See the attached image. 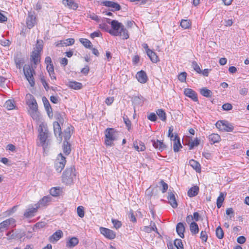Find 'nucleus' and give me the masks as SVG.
I'll list each match as a JSON object with an SVG mask.
<instances>
[{"label":"nucleus","mask_w":249,"mask_h":249,"mask_svg":"<svg viewBox=\"0 0 249 249\" xmlns=\"http://www.w3.org/2000/svg\"><path fill=\"white\" fill-rule=\"evenodd\" d=\"M220 139V136L217 134L213 133L209 136V140L213 143L219 142Z\"/></svg>","instance_id":"obj_31"},{"label":"nucleus","mask_w":249,"mask_h":249,"mask_svg":"<svg viewBox=\"0 0 249 249\" xmlns=\"http://www.w3.org/2000/svg\"><path fill=\"white\" fill-rule=\"evenodd\" d=\"M17 68L20 69L24 63L23 60L21 59L16 58L15 60Z\"/></svg>","instance_id":"obj_50"},{"label":"nucleus","mask_w":249,"mask_h":249,"mask_svg":"<svg viewBox=\"0 0 249 249\" xmlns=\"http://www.w3.org/2000/svg\"><path fill=\"white\" fill-rule=\"evenodd\" d=\"M26 25L29 29L32 28L36 23V17L35 13L29 12L26 18Z\"/></svg>","instance_id":"obj_10"},{"label":"nucleus","mask_w":249,"mask_h":249,"mask_svg":"<svg viewBox=\"0 0 249 249\" xmlns=\"http://www.w3.org/2000/svg\"><path fill=\"white\" fill-rule=\"evenodd\" d=\"M38 139L39 141V145L46 148L48 145L47 140L49 137V131L47 124L44 122H41L38 128Z\"/></svg>","instance_id":"obj_2"},{"label":"nucleus","mask_w":249,"mask_h":249,"mask_svg":"<svg viewBox=\"0 0 249 249\" xmlns=\"http://www.w3.org/2000/svg\"><path fill=\"white\" fill-rule=\"evenodd\" d=\"M111 221L114 227L116 229H118L122 226V223H121V221H120L118 220L112 219Z\"/></svg>","instance_id":"obj_49"},{"label":"nucleus","mask_w":249,"mask_h":249,"mask_svg":"<svg viewBox=\"0 0 249 249\" xmlns=\"http://www.w3.org/2000/svg\"><path fill=\"white\" fill-rule=\"evenodd\" d=\"M160 183L161 185L162 186V188L161 189V191L163 193H164L167 190L168 188V185L166 183L164 182L163 180H161L160 182Z\"/></svg>","instance_id":"obj_54"},{"label":"nucleus","mask_w":249,"mask_h":249,"mask_svg":"<svg viewBox=\"0 0 249 249\" xmlns=\"http://www.w3.org/2000/svg\"><path fill=\"white\" fill-rule=\"evenodd\" d=\"M51 199L52 197L50 196H45L36 204L38 208L45 206L48 204V203L51 201Z\"/></svg>","instance_id":"obj_20"},{"label":"nucleus","mask_w":249,"mask_h":249,"mask_svg":"<svg viewBox=\"0 0 249 249\" xmlns=\"http://www.w3.org/2000/svg\"><path fill=\"white\" fill-rule=\"evenodd\" d=\"M31 56V60L34 63L35 65H36L40 61V53L33 51L32 53Z\"/></svg>","instance_id":"obj_24"},{"label":"nucleus","mask_w":249,"mask_h":249,"mask_svg":"<svg viewBox=\"0 0 249 249\" xmlns=\"http://www.w3.org/2000/svg\"><path fill=\"white\" fill-rule=\"evenodd\" d=\"M189 164L197 172H200V165L198 162L194 160H191L189 161Z\"/></svg>","instance_id":"obj_30"},{"label":"nucleus","mask_w":249,"mask_h":249,"mask_svg":"<svg viewBox=\"0 0 249 249\" xmlns=\"http://www.w3.org/2000/svg\"><path fill=\"white\" fill-rule=\"evenodd\" d=\"M136 78L138 81L142 84L145 83L148 79L146 73L143 71H141L137 73Z\"/></svg>","instance_id":"obj_17"},{"label":"nucleus","mask_w":249,"mask_h":249,"mask_svg":"<svg viewBox=\"0 0 249 249\" xmlns=\"http://www.w3.org/2000/svg\"><path fill=\"white\" fill-rule=\"evenodd\" d=\"M215 232H216V236L218 239H221L223 238L224 232L220 226H218L216 229Z\"/></svg>","instance_id":"obj_38"},{"label":"nucleus","mask_w":249,"mask_h":249,"mask_svg":"<svg viewBox=\"0 0 249 249\" xmlns=\"http://www.w3.org/2000/svg\"><path fill=\"white\" fill-rule=\"evenodd\" d=\"M65 157L61 153H60L55 161L54 166L58 172H61L64 169L66 164Z\"/></svg>","instance_id":"obj_7"},{"label":"nucleus","mask_w":249,"mask_h":249,"mask_svg":"<svg viewBox=\"0 0 249 249\" xmlns=\"http://www.w3.org/2000/svg\"><path fill=\"white\" fill-rule=\"evenodd\" d=\"M225 196L223 193H220L219 196L217 197L216 200V204L218 208H220L224 200Z\"/></svg>","instance_id":"obj_34"},{"label":"nucleus","mask_w":249,"mask_h":249,"mask_svg":"<svg viewBox=\"0 0 249 249\" xmlns=\"http://www.w3.org/2000/svg\"><path fill=\"white\" fill-rule=\"evenodd\" d=\"M24 235V233L23 232L22 233L19 234L17 233V232H14L13 231L8 232L6 233V236H8L9 239H15L16 238H21L22 236Z\"/></svg>","instance_id":"obj_25"},{"label":"nucleus","mask_w":249,"mask_h":249,"mask_svg":"<svg viewBox=\"0 0 249 249\" xmlns=\"http://www.w3.org/2000/svg\"><path fill=\"white\" fill-rule=\"evenodd\" d=\"M6 149L11 151H15L16 147L15 145L12 144H9L7 145Z\"/></svg>","instance_id":"obj_64"},{"label":"nucleus","mask_w":249,"mask_h":249,"mask_svg":"<svg viewBox=\"0 0 249 249\" xmlns=\"http://www.w3.org/2000/svg\"><path fill=\"white\" fill-rule=\"evenodd\" d=\"M60 193V190L55 187H53L50 190V194L53 196H56L59 195Z\"/></svg>","instance_id":"obj_47"},{"label":"nucleus","mask_w":249,"mask_h":249,"mask_svg":"<svg viewBox=\"0 0 249 249\" xmlns=\"http://www.w3.org/2000/svg\"><path fill=\"white\" fill-rule=\"evenodd\" d=\"M174 245L177 249H184L181 240L176 239L174 241Z\"/></svg>","instance_id":"obj_45"},{"label":"nucleus","mask_w":249,"mask_h":249,"mask_svg":"<svg viewBox=\"0 0 249 249\" xmlns=\"http://www.w3.org/2000/svg\"><path fill=\"white\" fill-rule=\"evenodd\" d=\"M190 230L192 234H196L199 232L198 225L195 222H192L190 224Z\"/></svg>","instance_id":"obj_27"},{"label":"nucleus","mask_w":249,"mask_h":249,"mask_svg":"<svg viewBox=\"0 0 249 249\" xmlns=\"http://www.w3.org/2000/svg\"><path fill=\"white\" fill-rule=\"evenodd\" d=\"M30 108V113L34 120H39V113L37 111L38 107L36 99L32 96L30 103L28 104Z\"/></svg>","instance_id":"obj_4"},{"label":"nucleus","mask_w":249,"mask_h":249,"mask_svg":"<svg viewBox=\"0 0 249 249\" xmlns=\"http://www.w3.org/2000/svg\"><path fill=\"white\" fill-rule=\"evenodd\" d=\"M176 231L178 235L182 238H184V232L185 231V227L184 224L181 223H178L176 226Z\"/></svg>","instance_id":"obj_21"},{"label":"nucleus","mask_w":249,"mask_h":249,"mask_svg":"<svg viewBox=\"0 0 249 249\" xmlns=\"http://www.w3.org/2000/svg\"><path fill=\"white\" fill-rule=\"evenodd\" d=\"M246 238L243 236H240L237 239V241L239 244H244L246 242Z\"/></svg>","instance_id":"obj_59"},{"label":"nucleus","mask_w":249,"mask_h":249,"mask_svg":"<svg viewBox=\"0 0 249 249\" xmlns=\"http://www.w3.org/2000/svg\"><path fill=\"white\" fill-rule=\"evenodd\" d=\"M152 144L155 148L158 149L160 151H162L165 147V145L163 144V143L158 140L156 141H153L152 142Z\"/></svg>","instance_id":"obj_28"},{"label":"nucleus","mask_w":249,"mask_h":249,"mask_svg":"<svg viewBox=\"0 0 249 249\" xmlns=\"http://www.w3.org/2000/svg\"><path fill=\"white\" fill-rule=\"evenodd\" d=\"M114 101V98L112 97H109L106 99V103L107 105H110Z\"/></svg>","instance_id":"obj_63"},{"label":"nucleus","mask_w":249,"mask_h":249,"mask_svg":"<svg viewBox=\"0 0 249 249\" xmlns=\"http://www.w3.org/2000/svg\"><path fill=\"white\" fill-rule=\"evenodd\" d=\"M180 26L184 29H189L191 26V22L190 20L182 19L180 22Z\"/></svg>","instance_id":"obj_33"},{"label":"nucleus","mask_w":249,"mask_h":249,"mask_svg":"<svg viewBox=\"0 0 249 249\" xmlns=\"http://www.w3.org/2000/svg\"><path fill=\"white\" fill-rule=\"evenodd\" d=\"M62 236V231L61 230H58L49 237V241L53 243H54L58 241Z\"/></svg>","instance_id":"obj_16"},{"label":"nucleus","mask_w":249,"mask_h":249,"mask_svg":"<svg viewBox=\"0 0 249 249\" xmlns=\"http://www.w3.org/2000/svg\"><path fill=\"white\" fill-rule=\"evenodd\" d=\"M16 226V220L10 218L0 223V233L7 231L10 227Z\"/></svg>","instance_id":"obj_6"},{"label":"nucleus","mask_w":249,"mask_h":249,"mask_svg":"<svg viewBox=\"0 0 249 249\" xmlns=\"http://www.w3.org/2000/svg\"><path fill=\"white\" fill-rule=\"evenodd\" d=\"M156 113L162 121H165L166 120V113L163 109H158Z\"/></svg>","instance_id":"obj_35"},{"label":"nucleus","mask_w":249,"mask_h":249,"mask_svg":"<svg viewBox=\"0 0 249 249\" xmlns=\"http://www.w3.org/2000/svg\"><path fill=\"white\" fill-rule=\"evenodd\" d=\"M42 48H43L42 44L41 43H39V41L37 40L36 47L34 51H35L38 53H40L42 50Z\"/></svg>","instance_id":"obj_52"},{"label":"nucleus","mask_w":249,"mask_h":249,"mask_svg":"<svg viewBox=\"0 0 249 249\" xmlns=\"http://www.w3.org/2000/svg\"><path fill=\"white\" fill-rule=\"evenodd\" d=\"M187 73L186 72H182L178 75V79L181 82H186Z\"/></svg>","instance_id":"obj_46"},{"label":"nucleus","mask_w":249,"mask_h":249,"mask_svg":"<svg viewBox=\"0 0 249 249\" xmlns=\"http://www.w3.org/2000/svg\"><path fill=\"white\" fill-rule=\"evenodd\" d=\"M192 67L197 73H201L202 71L196 62L194 61L192 62Z\"/></svg>","instance_id":"obj_42"},{"label":"nucleus","mask_w":249,"mask_h":249,"mask_svg":"<svg viewBox=\"0 0 249 249\" xmlns=\"http://www.w3.org/2000/svg\"><path fill=\"white\" fill-rule=\"evenodd\" d=\"M99 231L107 239L112 240L116 237L115 232L109 229L101 227L99 228Z\"/></svg>","instance_id":"obj_9"},{"label":"nucleus","mask_w":249,"mask_h":249,"mask_svg":"<svg viewBox=\"0 0 249 249\" xmlns=\"http://www.w3.org/2000/svg\"><path fill=\"white\" fill-rule=\"evenodd\" d=\"M232 105L229 103H226L222 106V108L224 110H230L232 109Z\"/></svg>","instance_id":"obj_57"},{"label":"nucleus","mask_w":249,"mask_h":249,"mask_svg":"<svg viewBox=\"0 0 249 249\" xmlns=\"http://www.w3.org/2000/svg\"><path fill=\"white\" fill-rule=\"evenodd\" d=\"M79 41L87 48L90 49L92 46L91 42L88 39L80 38Z\"/></svg>","instance_id":"obj_32"},{"label":"nucleus","mask_w":249,"mask_h":249,"mask_svg":"<svg viewBox=\"0 0 249 249\" xmlns=\"http://www.w3.org/2000/svg\"><path fill=\"white\" fill-rule=\"evenodd\" d=\"M168 199L169 204L173 208H176L178 207V203L176 201L175 195L173 193H168Z\"/></svg>","instance_id":"obj_22"},{"label":"nucleus","mask_w":249,"mask_h":249,"mask_svg":"<svg viewBox=\"0 0 249 249\" xmlns=\"http://www.w3.org/2000/svg\"><path fill=\"white\" fill-rule=\"evenodd\" d=\"M62 3L70 9L76 10L78 8V4L73 0H63Z\"/></svg>","instance_id":"obj_18"},{"label":"nucleus","mask_w":249,"mask_h":249,"mask_svg":"<svg viewBox=\"0 0 249 249\" xmlns=\"http://www.w3.org/2000/svg\"><path fill=\"white\" fill-rule=\"evenodd\" d=\"M216 127L221 131L231 132L233 129V126L225 121H218L216 123Z\"/></svg>","instance_id":"obj_8"},{"label":"nucleus","mask_w":249,"mask_h":249,"mask_svg":"<svg viewBox=\"0 0 249 249\" xmlns=\"http://www.w3.org/2000/svg\"><path fill=\"white\" fill-rule=\"evenodd\" d=\"M71 137V128L70 127H68L65 130L64 133V139H65L66 142H67V141L70 139Z\"/></svg>","instance_id":"obj_43"},{"label":"nucleus","mask_w":249,"mask_h":249,"mask_svg":"<svg viewBox=\"0 0 249 249\" xmlns=\"http://www.w3.org/2000/svg\"><path fill=\"white\" fill-rule=\"evenodd\" d=\"M107 23L111 25L109 34L113 36H119L123 39H127L129 36L124 26L118 20L107 19Z\"/></svg>","instance_id":"obj_1"},{"label":"nucleus","mask_w":249,"mask_h":249,"mask_svg":"<svg viewBox=\"0 0 249 249\" xmlns=\"http://www.w3.org/2000/svg\"><path fill=\"white\" fill-rule=\"evenodd\" d=\"M17 206H14L13 208L8 210L6 213H7V215H10L14 213L17 210Z\"/></svg>","instance_id":"obj_62"},{"label":"nucleus","mask_w":249,"mask_h":249,"mask_svg":"<svg viewBox=\"0 0 249 249\" xmlns=\"http://www.w3.org/2000/svg\"><path fill=\"white\" fill-rule=\"evenodd\" d=\"M5 106L8 110H12L15 108L14 101L11 100L7 101L5 104Z\"/></svg>","instance_id":"obj_41"},{"label":"nucleus","mask_w":249,"mask_h":249,"mask_svg":"<svg viewBox=\"0 0 249 249\" xmlns=\"http://www.w3.org/2000/svg\"><path fill=\"white\" fill-rule=\"evenodd\" d=\"M199 188L197 186L191 187L188 191V195L190 197H193L198 194Z\"/></svg>","instance_id":"obj_29"},{"label":"nucleus","mask_w":249,"mask_h":249,"mask_svg":"<svg viewBox=\"0 0 249 249\" xmlns=\"http://www.w3.org/2000/svg\"><path fill=\"white\" fill-rule=\"evenodd\" d=\"M199 140L197 138H196L193 141L189 143V149L191 150L193 149L195 146H197L199 144Z\"/></svg>","instance_id":"obj_44"},{"label":"nucleus","mask_w":249,"mask_h":249,"mask_svg":"<svg viewBox=\"0 0 249 249\" xmlns=\"http://www.w3.org/2000/svg\"><path fill=\"white\" fill-rule=\"evenodd\" d=\"M63 152L66 155H69L71 152L70 145L68 142H64Z\"/></svg>","instance_id":"obj_40"},{"label":"nucleus","mask_w":249,"mask_h":249,"mask_svg":"<svg viewBox=\"0 0 249 249\" xmlns=\"http://www.w3.org/2000/svg\"><path fill=\"white\" fill-rule=\"evenodd\" d=\"M182 145L180 142L179 138L173 142V149L175 152H178Z\"/></svg>","instance_id":"obj_37"},{"label":"nucleus","mask_w":249,"mask_h":249,"mask_svg":"<svg viewBox=\"0 0 249 249\" xmlns=\"http://www.w3.org/2000/svg\"><path fill=\"white\" fill-rule=\"evenodd\" d=\"M248 92V89L247 88H243L239 90V93L242 95H246Z\"/></svg>","instance_id":"obj_61"},{"label":"nucleus","mask_w":249,"mask_h":249,"mask_svg":"<svg viewBox=\"0 0 249 249\" xmlns=\"http://www.w3.org/2000/svg\"><path fill=\"white\" fill-rule=\"evenodd\" d=\"M101 4L111 8V11L114 12L119 11L121 9V6L117 2L110 0H103L101 2Z\"/></svg>","instance_id":"obj_11"},{"label":"nucleus","mask_w":249,"mask_h":249,"mask_svg":"<svg viewBox=\"0 0 249 249\" xmlns=\"http://www.w3.org/2000/svg\"><path fill=\"white\" fill-rule=\"evenodd\" d=\"M23 71L26 79L29 82L31 86L35 85L34 74L35 73L34 70L29 65H25L23 68Z\"/></svg>","instance_id":"obj_5"},{"label":"nucleus","mask_w":249,"mask_h":249,"mask_svg":"<svg viewBox=\"0 0 249 249\" xmlns=\"http://www.w3.org/2000/svg\"><path fill=\"white\" fill-rule=\"evenodd\" d=\"M77 213L79 217H83L85 214L84 207L81 206H78L77 209Z\"/></svg>","instance_id":"obj_48"},{"label":"nucleus","mask_w":249,"mask_h":249,"mask_svg":"<svg viewBox=\"0 0 249 249\" xmlns=\"http://www.w3.org/2000/svg\"><path fill=\"white\" fill-rule=\"evenodd\" d=\"M67 85L71 89L75 90H78L82 88V84L81 83L74 81L68 82Z\"/></svg>","instance_id":"obj_23"},{"label":"nucleus","mask_w":249,"mask_h":249,"mask_svg":"<svg viewBox=\"0 0 249 249\" xmlns=\"http://www.w3.org/2000/svg\"><path fill=\"white\" fill-rule=\"evenodd\" d=\"M200 93L203 96L210 97L212 96V92L210 90L204 88L200 89Z\"/></svg>","instance_id":"obj_36"},{"label":"nucleus","mask_w":249,"mask_h":249,"mask_svg":"<svg viewBox=\"0 0 249 249\" xmlns=\"http://www.w3.org/2000/svg\"><path fill=\"white\" fill-rule=\"evenodd\" d=\"M200 238L202 242H206L208 238L207 232L205 231H201Z\"/></svg>","instance_id":"obj_53"},{"label":"nucleus","mask_w":249,"mask_h":249,"mask_svg":"<svg viewBox=\"0 0 249 249\" xmlns=\"http://www.w3.org/2000/svg\"><path fill=\"white\" fill-rule=\"evenodd\" d=\"M74 39L73 38H68L64 40L58 41L55 43L56 47H64L72 45L74 43Z\"/></svg>","instance_id":"obj_13"},{"label":"nucleus","mask_w":249,"mask_h":249,"mask_svg":"<svg viewBox=\"0 0 249 249\" xmlns=\"http://www.w3.org/2000/svg\"><path fill=\"white\" fill-rule=\"evenodd\" d=\"M134 146L135 149L138 151H143L145 149L144 144L142 142H139V145L136 144V142H134Z\"/></svg>","instance_id":"obj_39"},{"label":"nucleus","mask_w":249,"mask_h":249,"mask_svg":"<svg viewBox=\"0 0 249 249\" xmlns=\"http://www.w3.org/2000/svg\"><path fill=\"white\" fill-rule=\"evenodd\" d=\"M42 102L45 108L51 107L49 101L45 97L42 98Z\"/></svg>","instance_id":"obj_56"},{"label":"nucleus","mask_w":249,"mask_h":249,"mask_svg":"<svg viewBox=\"0 0 249 249\" xmlns=\"http://www.w3.org/2000/svg\"><path fill=\"white\" fill-rule=\"evenodd\" d=\"M46 69L49 73H53V72L54 71V69L53 64L47 65Z\"/></svg>","instance_id":"obj_60"},{"label":"nucleus","mask_w":249,"mask_h":249,"mask_svg":"<svg viewBox=\"0 0 249 249\" xmlns=\"http://www.w3.org/2000/svg\"><path fill=\"white\" fill-rule=\"evenodd\" d=\"M79 243L77 238L73 237L70 238L67 242L66 246L69 248H73L76 246Z\"/></svg>","instance_id":"obj_26"},{"label":"nucleus","mask_w":249,"mask_h":249,"mask_svg":"<svg viewBox=\"0 0 249 249\" xmlns=\"http://www.w3.org/2000/svg\"><path fill=\"white\" fill-rule=\"evenodd\" d=\"M38 207L36 204H35L34 206L29 207L25 212L24 213V216L26 217H31L35 215V214L37 212V210Z\"/></svg>","instance_id":"obj_14"},{"label":"nucleus","mask_w":249,"mask_h":249,"mask_svg":"<svg viewBox=\"0 0 249 249\" xmlns=\"http://www.w3.org/2000/svg\"><path fill=\"white\" fill-rule=\"evenodd\" d=\"M153 228H151V227L149 226H144L142 228V230L147 233H150L153 231Z\"/></svg>","instance_id":"obj_58"},{"label":"nucleus","mask_w":249,"mask_h":249,"mask_svg":"<svg viewBox=\"0 0 249 249\" xmlns=\"http://www.w3.org/2000/svg\"><path fill=\"white\" fill-rule=\"evenodd\" d=\"M184 94L195 102L198 101L196 93L191 89L186 88L184 89Z\"/></svg>","instance_id":"obj_12"},{"label":"nucleus","mask_w":249,"mask_h":249,"mask_svg":"<svg viewBox=\"0 0 249 249\" xmlns=\"http://www.w3.org/2000/svg\"><path fill=\"white\" fill-rule=\"evenodd\" d=\"M53 126L55 136L57 138H59L60 140L61 141L62 139V136L60 124L57 122H55L53 123Z\"/></svg>","instance_id":"obj_15"},{"label":"nucleus","mask_w":249,"mask_h":249,"mask_svg":"<svg viewBox=\"0 0 249 249\" xmlns=\"http://www.w3.org/2000/svg\"><path fill=\"white\" fill-rule=\"evenodd\" d=\"M100 28L103 30H104L106 32L109 33L111 28H109V26L106 23H103L100 24Z\"/></svg>","instance_id":"obj_51"},{"label":"nucleus","mask_w":249,"mask_h":249,"mask_svg":"<svg viewBox=\"0 0 249 249\" xmlns=\"http://www.w3.org/2000/svg\"><path fill=\"white\" fill-rule=\"evenodd\" d=\"M146 53L153 63H157L159 61V57L156 53L149 49L146 50Z\"/></svg>","instance_id":"obj_19"},{"label":"nucleus","mask_w":249,"mask_h":249,"mask_svg":"<svg viewBox=\"0 0 249 249\" xmlns=\"http://www.w3.org/2000/svg\"><path fill=\"white\" fill-rule=\"evenodd\" d=\"M148 119L152 122H155L157 119V117L155 113H151L147 117Z\"/></svg>","instance_id":"obj_55"},{"label":"nucleus","mask_w":249,"mask_h":249,"mask_svg":"<svg viewBox=\"0 0 249 249\" xmlns=\"http://www.w3.org/2000/svg\"><path fill=\"white\" fill-rule=\"evenodd\" d=\"M105 144L107 146L114 145V142L117 140L118 133L114 129L108 128L105 131Z\"/></svg>","instance_id":"obj_3"}]
</instances>
